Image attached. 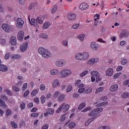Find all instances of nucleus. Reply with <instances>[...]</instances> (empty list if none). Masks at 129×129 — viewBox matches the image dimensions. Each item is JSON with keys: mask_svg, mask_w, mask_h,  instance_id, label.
Instances as JSON below:
<instances>
[{"mask_svg": "<svg viewBox=\"0 0 129 129\" xmlns=\"http://www.w3.org/2000/svg\"><path fill=\"white\" fill-rule=\"evenodd\" d=\"M38 52L41 55L42 58L45 59H49V58L52 57V54H51L50 51L43 47H40L38 48Z\"/></svg>", "mask_w": 129, "mask_h": 129, "instance_id": "1", "label": "nucleus"}, {"mask_svg": "<svg viewBox=\"0 0 129 129\" xmlns=\"http://www.w3.org/2000/svg\"><path fill=\"white\" fill-rule=\"evenodd\" d=\"M89 53L86 51L79 52L75 54V58L76 60L82 61L83 60H87L89 58Z\"/></svg>", "mask_w": 129, "mask_h": 129, "instance_id": "2", "label": "nucleus"}, {"mask_svg": "<svg viewBox=\"0 0 129 129\" xmlns=\"http://www.w3.org/2000/svg\"><path fill=\"white\" fill-rule=\"evenodd\" d=\"M72 70L70 69H62L58 74L60 78H66L68 76H71L73 74Z\"/></svg>", "mask_w": 129, "mask_h": 129, "instance_id": "3", "label": "nucleus"}, {"mask_svg": "<svg viewBox=\"0 0 129 129\" xmlns=\"http://www.w3.org/2000/svg\"><path fill=\"white\" fill-rule=\"evenodd\" d=\"M91 80L92 82H99L101 81V78H100V74L97 71H93L91 72Z\"/></svg>", "mask_w": 129, "mask_h": 129, "instance_id": "4", "label": "nucleus"}, {"mask_svg": "<svg viewBox=\"0 0 129 129\" xmlns=\"http://www.w3.org/2000/svg\"><path fill=\"white\" fill-rule=\"evenodd\" d=\"M70 107V105H69V104L63 103L61 104L59 107L56 110V113H59L62 111L63 112H66L67 111H68Z\"/></svg>", "mask_w": 129, "mask_h": 129, "instance_id": "5", "label": "nucleus"}, {"mask_svg": "<svg viewBox=\"0 0 129 129\" xmlns=\"http://www.w3.org/2000/svg\"><path fill=\"white\" fill-rule=\"evenodd\" d=\"M67 64V61L63 58H59L55 60L54 65L59 68L65 66Z\"/></svg>", "mask_w": 129, "mask_h": 129, "instance_id": "6", "label": "nucleus"}, {"mask_svg": "<svg viewBox=\"0 0 129 129\" xmlns=\"http://www.w3.org/2000/svg\"><path fill=\"white\" fill-rule=\"evenodd\" d=\"M103 111V108L100 107V108H98L97 109H95L93 110L92 111L89 112L88 113V115L89 116L94 117V116H97V114H98L99 113H100V112H102Z\"/></svg>", "mask_w": 129, "mask_h": 129, "instance_id": "7", "label": "nucleus"}, {"mask_svg": "<svg viewBox=\"0 0 129 129\" xmlns=\"http://www.w3.org/2000/svg\"><path fill=\"white\" fill-rule=\"evenodd\" d=\"M2 28L3 31H5L6 33H9L11 31H13V27L8 25V24H4L2 25Z\"/></svg>", "mask_w": 129, "mask_h": 129, "instance_id": "8", "label": "nucleus"}, {"mask_svg": "<svg viewBox=\"0 0 129 129\" xmlns=\"http://www.w3.org/2000/svg\"><path fill=\"white\" fill-rule=\"evenodd\" d=\"M28 46H29V43L28 42H25L23 43H22L20 45V51L22 53H24V52H26L27 50H28Z\"/></svg>", "mask_w": 129, "mask_h": 129, "instance_id": "9", "label": "nucleus"}, {"mask_svg": "<svg viewBox=\"0 0 129 129\" xmlns=\"http://www.w3.org/2000/svg\"><path fill=\"white\" fill-rule=\"evenodd\" d=\"M25 22L22 18H18L17 20L16 27L18 29H22V27L24 26Z\"/></svg>", "mask_w": 129, "mask_h": 129, "instance_id": "10", "label": "nucleus"}, {"mask_svg": "<svg viewBox=\"0 0 129 129\" xmlns=\"http://www.w3.org/2000/svg\"><path fill=\"white\" fill-rule=\"evenodd\" d=\"M90 47L91 48H92V50H94L95 51H97L98 50V48H99V45L96 42L94 41L90 43Z\"/></svg>", "mask_w": 129, "mask_h": 129, "instance_id": "11", "label": "nucleus"}, {"mask_svg": "<svg viewBox=\"0 0 129 129\" xmlns=\"http://www.w3.org/2000/svg\"><path fill=\"white\" fill-rule=\"evenodd\" d=\"M113 75V69L112 68H108L105 72V76L107 77H111Z\"/></svg>", "mask_w": 129, "mask_h": 129, "instance_id": "12", "label": "nucleus"}, {"mask_svg": "<svg viewBox=\"0 0 129 129\" xmlns=\"http://www.w3.org/2000/svg\"><path fill=\"white\" fill-rule=\"evenodd\" d=\"M29 21L31 26H34L35 28H39V24L37 23L36 20L34 18L30 19V17H29Z\"/></svg>", "mask_w": 129, "mask_h": 129, "instance_id": "13", "label": "nucleus"}, {"mask_svg": "<svg viewBox=\"0 0 129 129\" xmlns=\"http://www.w3.org/2000/svg\"><path fill=\"white\" fill-rule=\"evenodd\" d=\"M99 62V59L98 58H91L88 61V64L89 65H93L95 63Z\"/></svg>", "mask_w": 129, "mask_h": 129, "instance_id": "14", "label": "nucleus"}, {"mask_svg": "<svg viewBox=\"0 0 129 129\" xmlns=\"http://www.w3.org/2000/svg\"><path fill=\"white\" fill-rule=\"evenodd\" d=\"M78 92L81 94L85 92V85L84 84L79 85Z\"/></svg>", "mask_w": 129, "mask_h": 129, "instance_id": "15", "label": "nucleus"}, {"mask_svg": "<svg viewBox=\"0 0 129 129\" xmlns=\"http://www.w3.org/2000/svg\"><path fill=\"white\" fill-rule=\"evenodd\" d=\"M89 8V6L87 3H84L81 4L80 6V9L81 11H86V10H88Z\"/></svg>", "mask_w": 129, "mask_h": 129, "instance_id": "16", "label": "nucleus"}, {"mask_svg": "<svg viewBox=\"0 0 129 129\" xmlns=\"http://www.w3.org/2000/svg\"><path fill=\"white\" fill-rule=\"evenodd\" d=\"M50 27H51V23L49 21H46L43 23L42 29L43 30H48Z\"/></svg>", "mask_w": 129, "mask_h": 129, "instance_id": "17", "label": "nucleus"}, {"mask_svg": "<svg viewBox=\"0 0 129 129\" xmlns=\"http://www.w3.org/2000/svg\"><path fill=\"white\" fill-rule=\"evenodd\" d=\"M60 81L58 79H55L52 83V87L53 88H56V87H59L60 86Z\"/></svg>", "mask_w": 129, "mask_h": 129, "instance_id": "18", "label": "nucleus"}, {"mask_svg": "<svg viewBox=\"0 0 129 129\" xmlns=\"http://www.w3.org/2000/svg\"><path fill=\"white\" fill-rule=\"evenodd\" d=\"M24 36H25V33L24 31H20L18 33V39L19 41H23L24 40Z\"/></svg>", "mask_w": 129, "mask_h": 129, "instance_id": "19", "label": "nucleus"}, {"mask_svg": "<svg viewBox=\"0 0 129 129\" xmlns=\"http://www.w3.org/2000/svg\"><path fill=\"white\" fill-rule=\"evenodd\" d=\"M97 117H98V116H95L89 119L85 123L86 126H88L89 124H90V123H91V122H92L94 119H96Z\"/></svg>", "mask_w": 129, "mask_h": 129, "instance_id": "20", "label": "nucleus"}, {"mask_svg": "<svg viewBox=\"0 0 129 129\" xmlns=\"http://www.w3.org/2000/svg\"><path fill=\"white\" fill-rule=\"evenodd\" d=\"M68 19L69 21H74L76 19V15L74 13H69L68 15Z\"/></svg>", "mask_w": 129, "mask_h": 129, "instance_id": "21", "label": "nucleus"}, {"mask_svg": "<svg viewBox=\"0 0 129 129\" xmlns=\"http://www.w3.org/2000/svg\"><path fill=\"white\" fill-rule=\"evenodd\" d=\"M10 42L13 46L17 45V38L15 37V36H12L10 38Z\"/></svg>", "mask_w": 129, "mask_h": 129, "instance_id": "22", "label": "nucleus"}, {"mask_svg": "<svg viewBox=\"0 0 129 129\" xmlns=\"http://www.w3.org/2000/svg\"><path fill=\"white\" fill-rule=\"evenodd\" d=\"M50 74L52 76H55V75H57V74H59V70L57 69H53L50 70Z\"/></svg>", "mask_w": 129, "mask_h": 129, "instance_id": "23", "label": "nucleus"}, {"mask_svg": "<svg viewBox=\"0 0 129 129\" xmlns=\"http://www.w3.org/2000/svg\"><path fill=\"white\" fill-rule=\"evenodd\" d=\"M118 89V85L115 84L111 86L110 88V91L111 92H114L115 91H116Z\"/></svg>", "mask_w": 129, "mask_h": 129, "instance_id": "24", "label": "nucleus"}, {"mask_svg": "<svg viewBox=\"0 0 129 129\" xmlns=\"http://www.w3.org/2000/svg\"><path fill=\"white\" fill-rule=\"evenodd\" d=\"M77 38L78 40H79V41H81V42H83L84 39H85V34L83 33L80 34L78 35Z\"/></svg>", "mask_w": 129, "mask_h": 129, "instance_id": "25", "label": "nucleus"}, {"mask_svg": "<svg viewBox=\"0 0 129 129\" xmlns=\"http://www.w3.org/2000/svg\"><path fill=\"white\" fill-rule=\"evenodd\" d=\"M8 67H7V66L0 64V71H2V72H6L8 71Z\"/></svg>", "mask_w": 129, "mask_h": 129, "instance_id": "26", "label": "nucleus"}, {"mask_svg": "<svg viewBox=\"0 0 129 129\" xmlns=\"http://www.w3.org/2000/svg\"><path fill=\"white\" fill-rule=\"evenodd\" d=\"M36 23L37 24H39V25H43L44 23V20H43V18L41 17H38L36 18Z\"/></svg>", "mask_w": 129, "mask_h": 129, "instance_id": "27", "label": "nucleus"}, {"mask_svg": "<svg viewBox=\"0 0 129 129\" xmlns=\"http://www.w3.org/2000/svg\"><path fill=\"white\" fill-rule=\"evenodd\" d=\"M68 42H69L68 39H63L61 41V44L63 47L67 48V47H68Z\"/></svg>", "mask_w": 129, "mask_h": 129, "instance_id": "28", "label": "nucleus"}, {"mask_svg": "<svg viewBox=\"0 0 129 129\" xmlns=\"http://www.w3.org/2000/svg\"><path fill=\"white\" fill-rule=\"evenodd\" d=\"M88 73H89V71L88 70H85L84 71H83V72H82L79 76L80 77H84V76H86V75H87V74H88Z\"/></svg>", "mask_w": 129, "mask_h": 129, "instance_id": "29", "label": "nucleus"}, {"mask_svg": "<svg viewBox=\"0 0 129 129\" xmlns=\"http://www.w3.org/2000/svg\"><path fill=\"white\" fill-rule=\"evenodd\" d=\"M0 105L3 106L4 108H7L8 105L6 104V102L4 101L2 99L0 98Z\"/></svg>", "mask_w": 129, "mask_h": 129, "instance_id": "30", "label": "nucleus"}, {"mask_svg": "<svg viewBox=\"0 0 129 129\" xmlns=\"http://www.w3.org/2000/svg\"><path fill=\"white\" fill-rule=\"evenodd\" d=\"M104 90V87H101L98 88L96 90L95 93L96 94H98V93H100L102 91H103Z\"/></svg>", "mask_w": 129, "mask_h": 129, "instance_id": "31", "label": "nucleus"}, {"mask_svg": "<svg viewBox=\"0 0 129 129\" xmlns=\"http://www.w3.org/2000/svg\"><path fill=\"white\" fill-rule=\"evenodd\" d=\"M60 92L59 91H55L53 95V98H58L59 97V95H60Z\"/></svg>", "mask_w": 129, "mask_h": 129, "instance_id": "32", "label": "nucleus"}, {"mask_svg": "<svg viewBox=\"0 0 129 129\" xmlns=\"http://www.w3.org/2000/svg\"><path fill=\"white\" fill-rule=\"evenodd\" d=\"M65 97H66V96L64 94H61L58 98V101H63V100H64Z\"/></svg>", "mask_w": 129, "mask_h": 129, "instance_id": "33", "label": "nucleus"}, {"mask_svg": "<svg viewBox=\"0 0 129 129\" xmlns=\"http://www.w3.org/2000/svg\"><path fill=\"white\" fill-rule=\"evenodd\" d=\"M38 92H39L38 89H34L31 92V94L32 96H35L38 94Z\"/></svg>", "mask_w": 129, "mask_h": 129, "instance_id": "34", "label": "nucleus"}, {"mask_svg": "<svg viewBox=\"0 0 129 129\" xmlns=\"http://www.w3.org/2000/svg\"><path fill=\"white\" fill-rule=\"evenodd\" d=\"M39 37L42 39H48V34L46 33H41L39 35Z\"/></svg>", "mask_w": 129, "mask_h": 129, "instance_id": "35", "label": "nucleus"}, {"mask_svg": "<svg viewBox=\"0 0 129 129\" xmlns=\"http://www.w3.org/2000/svg\"><path fill=\"white\" fill-rule=\"evenodd\" d=\"M21 57V56L20 54H13L12 56V59H20Z\"/></svg>", "mask_w": 129, "mask_h": 129, "instance_id": "36", "label": "nucleus"}, {"mask_svg": "<svg viewBox=\"0 0 129 129\" xmlns=\"http://www.w3.org/2000/svg\"><path fill=\"white\" fill-rule=\"evenodd\" d=\"M58 10V5H54L52 10H51V13L52 14H55L56 12H57Z\"/></svg>", "mask_w": 129, "mask_h": 129, "instance_id": "37", "label": "nucleus"}, {"mask_svg": "<svg viewBox=\"0 0 129 129\" xmlns=\"http://www.w3.org/2000/svg\"><path fill=\"white\" fill-rule=\"evenodd\" d=\"M69 126L70 128H73L76 126V123L74 122H71L69 123Z\"/></svg>", "mask_w": 129, "mask_h": 129, "instance_id": "38", "label": "nucleus"}, {"mask_svg": "<svg viewBox=\"0 0 129 129\" xmlns=\"http://www.w3.org/2000/svg\"><path fill=\"white\" fill-rule=\"evenodd\" d=\"M107 104H108V102H104L100 103L96 105V106L97 107H99V106H104V105H107Z\"/></svg>", "mask_w": 129, "mask_h": 129, "instance_id": "39", "label": "nucleus"}, {"mask_svg": "<svg viewBox=\"0 0 129 129\" xmlns=\"http://www.w3.org/2000/svg\"><path fill=\"white\" fill-rule=\"evenodd\" d=\"M73 90V87L71 85H69L67 88V93H69V92H71Z\"/></svg>", "mask_w": 129, "mask_h": 129, "instance_id": "40", "label": "nucleus"}, {"mask_svg": "<svg viewBox=\"0 0 129 129\" xmlns=\"http://www.w3.org/2000/svg\"><path fill=\"white\" fill-rule=\"evenodd\" d=\"M28 89V83H25L23 84V86L22 87V91H25L26 89Z\"/></svg>", "mask_w": 129, "mask_h": 129, "instance_id": "41", "label": "nucleus"}, {"mask_svg": "<svg viewBox=\"0 0 129 129\" xmlns=\"http://www.w3.org/2000/svg\"><path fill=\"white\" fill-rule=\"evenodd\" d=\"M12 89L13 91H15V92H19V91H20V88L16 85L12 86Z\"/></svg>", "mask_w": 129, "mask_h": 129, "instance_id": "42", "label": "nucleus"}, {"mask_svg": "<svg viewBox=\"0 0 129 129\" xmlns=\"http://www.w3.org/2000/svg\"><path fill=\"white\" fill-rule=\"evenodd\" d=\"M121 64L122 65H126V64H127V59L124 58H122L121 60Z\"/></svg>", "mask_w": 129, "mask_h": 129, "instance_id": "43", "label": "nucleus"}, {"mask_svg": "<svg viewBox=\"0 0 129 129\" xmlns=\"http://www.w3.org/2000/svg\"><path fill=\"white\" fill-rule=\"evenodd\" d=\"M79 27H80V24H75L73 25L72 28V29H73V30H77V29H78V28H79Z\"/></svg>", "mask_w": 129, "mask_h": 129, "instance_id": "44", "label": "nucleus"}, {"mask_svg": "<svg viewBox=\"0 0 129 129\" xmlns=\"http://www.w3.org/2000/svg\"><path fill=\"white\" fill-rule=\"evenodd\" d=\"M4 91L5 92H6V93L8 94V95H10V96H12V95H13V93H12V91H11V90H10V89H5Z\"/></svg>", "mask_w": 129, "mask_h": 129, "instance_id": "45", "label": "nucleus"}, {"mask_svg": "<svg viewBox=\"0 0 129 129\" xmlns=\"http://www.w3.org/2000/svg\"><path fill=\"white\" fill-rule=\"evenodd\" d=\"M39 88L40 90L44 91L46 89V85L45 84H41L39 86Z\"/></svg>", "mask_w": 129, "mask_h": 129, "instance_id": "46", "label": "nucleus"}, {"mask_svg": "<svg viewBox=\"0 0 129 129\" xmlns=\"http://www.w3.org/2000/svg\"><path fill=\"white\" fill-rule=\"evenodd\" d=\"M41 102L42 104H44L46 101V97H45V95H42L41 98Z\"/></svg>", "mask_w": 129, "mask_h": 129, "instance_id": "47", "label": "nucleus"}, {"mask_svg": "<svg viewBox=\"0 0 129 129\" xmlns=\"http://www.w3.org/2000/svg\"><path fill=\"white\" fill-rule=\"evenodd\" d=\"M11 124L13 128H17L18 127V124L14 121H11Z\"/></svg>", "mask_w": 129, "mask_h": 129, "instance_id": "48", "label": "nucleus"}, {"mask_svg": "<svg viewBox=\"0 0 129 129\" xmlns=\"http://www.w3.org/2000/svg\"><path fill=\"white\" fill-rule=\"evenodd\" d=\"M122 98H128L129 97L128 93H124L121 95Z\"/></svg>", "mask_w": 129, "mask_h": 129, "instance_id": "49", "label": "nucleus"}, {"mask_svg": "<svg viewBox=\"0 0 129 129\" xmlns=\"http://www.w3.org/2000/svg\"><path fill=\"white\" fill-rule=\"evenodd\" d=\"M91 109H92V108L91 107H88L87 108H86L85 109H84V110H83L82 111V112H87V111H89L90 110H91Z\"/></svg>", "mask_w": 129, "mask_h": 129, "instance_id": "50", "label": "nucleus"}, {"mask_svg": "<svg viewBox=\"0 0 129 129\" xmlns=\"http://www.w3.org/2000/svg\"><path fill=\"white\" fill-rule=\"evenodd\" d=\"M92 92V89L91 88H88L85 91V93H91Z\"/></svg>", "mask_w": 129, "mask_h": 129, "instance_id": "51", "label": "nucleus"}, {"mask_svg": "<svg viewBox=\"0 0 129 129\" xmlns=\"http://www.w3.org/2000/svg\"><path fill=\"white\" fill-rule=\"evenodd\" d=\"M10 115H12V110L10 109H7L6 110V116H10Z\"/></svg>", "mask_w": 129, "mask_h": 129, "instance_id": "52", "label": "nucleus"}, {"mask_svg": "<svg viewBox=\"0 0 129 129\" xmlns=\"http://www.w3.org/2000/svg\"><path fill=\"white\" fill-rule=\"evenodd\" d=\"M0 97L3 100H8V97L4 94H1Z\"/></svg>", "mask_w": 129, "mask_h": 129, "instance_id": "53", "label": "nucleus"}, {"mask_svg": "<svg viewBox=\"0 0 129 129\" xmlns=\"http://www.w3.org/2000/svg\"><path fill=\"white\" fill-rule=\"evenodd\" d=\"M30 94V90H27L24 93L23 96L24 97H27Z\"/></svg>", "mask_w": 129, "mask_h": 129, "instance_id": "54", "label": "nucleus"}, {"mask_svg": "<svg viewBox=\"0 0 129 129\" xmlns=\"http://www.w3.org/2000/svg\"><path fill=\"white\" fill-rule=\"evenodd\" d=\"M85 105H86L85 103H83L79 105L78 109H82L83 108H84V107H85Z\"/></svg>", "mask_w": 129, "mask_h": 129, "instance_id": "55", "label": "nucleus"}, {"mask_svg": "<svg viewBox=\"0 0 129 129\" xmlns=\"http://www.w3.org/2000/svg\"><path fill=\"white\" fill-rule=\"evenodd\" d=\"M120 75H121V73H117L114 75L113 78L114 79H117V78H118V77H119V76H120Z\"/></svg>", "mask_w": 129, "mask_h": 129, "instance_id": "56", "label": "nucleus"}, {"mask_svg": "<svg viewBox=\"0 0 129 129\" xmlns=\"http://www.w3.org/2000/svg\"><path fill=\"white\" fill-rule=\"evenodd\" d=\"M47 110L48 111V113L49 114H53V113H54V109L52 108H49Z\"/></svg>", "mask_w": 129, "mask_h": 129, "instance_id": "57", "label": "nucleus"}, {"mask_svg": "<svg viewBox=\"0 0 129 129\" xmlns=\"http://www.w3.org/2000/svg\"><path fill=\"white\" fill-rule=\"evenodd\" d=\"M31 116V117H37V116H39V114L38 113H32Z\"/></svg>", "mask_w": 129, "mask_h": 129, "instance_id": "58", "label": "nucleus"}, {"mask_svg": "<svg viewBox=\"0 0 129 129\" xmlns=\"http://www.w3.org/2000/svg\"><path fill=\"white\" fill-rule=\"evenodd\" d=\"M100 17V16L98 14H96L94 16V21L95 22H97V20H99V17Z\"/></svg>", "mask_w": 129, "mask_h": 129, "instance_id": "59", "label": "nucleus"}, {"mask_svg": "<svg viewBox=\"0 0 129 129\" xmlns=\"http://www.w3.org/2000/svg\"><path fill=\"white\" fill-rule=\"evenodd\" d=\"M100 100L102 101H105L106 100H107V96H103L100 98Z\"/></svg>", "mask_w": 129, "mask_h": 129, "instance_id": "60", "label": "nucleus"}, {"mask_svg": "<svg viewBox=\"0 0 129 129\" xmlns=\"http://www.w3.org/2000/svg\"><path fill=\"white\" fill-rule=\"evenodd\" d=\"M122 69H123V67L121 66H119V67H118L116 69V71H117L118 72L119 71H121L122 70Z\"/></svg>", "mask_w": 129, "mask_h": 129, "instance_id": "61", "label": "nucleus"}, {"mask_svg": "<svg viewBox=\"0 0 129 129\" xmlns=\"http://www.w3.org/2000/svg\"><path fill=\"white\" fill-rule=\"evenodd\" d=\"M99 129H110V127L109 126H101Z\"/></svg>", "mask_w": 129, "mask_h": 129, "instance_id": "62", "label": "nucleus"}, {"mask_svg": "<svg viewBox=\"0 0 129 129\" xmlns=\"http://www.w3.org/2000/svg\"><path fill=\"white\" fill-rule=\"evenodd\" d=\"M49 128V124H45L42 127L41 129H48Z\"/></svg>", "mask_w": 129, "mask_h": 129, "instance_id": "63", "label": "nucleus"}, {"mask_svg": "<svg viewBox=\"0 0 129 129\" xmlns=\"http://www.w3.org/2000/svg\"><path fill=\"white\" fill-rule=\"evenodd\" d=\"M0 43L1 44H2V45H5L6 43V39H1Z\"/></svg>", "mask_w": 129, "mask_h": 129, "instance_id": "64", "label": "nucleus"}]
</instances>
